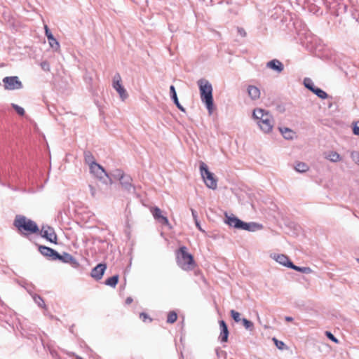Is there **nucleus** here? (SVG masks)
I'll return each instance as SVG.
<instances>
[{"label":"nucleus","instance_id":"1","mask_svg":"<svg viewBox=\"0 0 359 359\" xmlns=\"http://www.w3.org/2000/svg\"><path fill=\"white\" fill-rule=\"evenodd\" d=\"M252 117L256 121L259 128L266 133L272 131L274 126V120L271 114L261 108L253 110Z\"/></svg>","mask_w":359,"mask_h":359},{"label":"nucleus","instance_id":"2","mask_svg":"<svg viewBox=\"0 0 359 359\" xmlns=\"http://www.w3.org/2000/svg\"><path fill=\"white\" fill-rule=\"evenodd\" d=\"M14 226L24 236L39 232V228L36 223L23 215H16L14 220Z\"/></svg>","mask_w":359,"mask_h":359},{"label":"nucleus","instance_id":"3","mask_svg":"<svg viewBox=\"0 0 359 359\" xmlns=\"http://www.w3.org/2000/svg\"><path fill=\"white\" fill-rule=\"evenodd\" d=\"M201 100L205 104L209 113L211 114L213 109L212 87L210 82L201 79L198 81Z\"/></svg>","mask_w":359,"mask_h":359},{"label":"nucleus","instance_id":"4","mask_svg":"<svg viewBox=\"0 0 359 359\" xmlns=\"http://www.w3.org/2000/svg\"><path fill=\"white\" fill-rule=\"evenodd\" d=\"M176 261L178 266L184 271L193 270L196 266L193 256L187 252L185 246L180 247L177 251Z\"/></svg>","mask_w":359,"mask_h":359},{"label":"nucleus","instance_id":"5","mask_svg":"<svg viewBox=\"0 0 359 359\" xmlns=\"http://www.w3.org/2000/svg\"><path fill=\"white\" fill-rule=\"evenodd\" d=\"M226 223L229 226L236 229H243L249 231H255L263 228L262 224L255 222L246 223L234 216L226 217Z\"/></svg>","mask_w":359,"mask_h":359},{"label":"nucleus","instance_id":"6","mask_svg":"<svg viewBox=\"0 0 359 359\" xmlns=\"http://www.w3.org/2000/svg\"><path fill=\"white\" fill-rule=\"evenodd\" d=\"M200 170L206 186L210 189H215L217 187V180L215 177L213 173L208 170V166L205 163H201Z\"/></svg>","mask_w":359,"mask_h":359},{"label":"nucleus","instance_id":"7","mask_svg":"<svg viewBox=\"0 0 359 359\" xmlns=\"http://www.w3.org/2000/svg\"><path fill=\"white\" fill-rule=\"evenodd\" d=\"M113 177L120 181L122 187L126 189L132 187L133 180L130 175H126L122 170L116 169L113 171Z\"/></svg>","mask_w":359,"mask_h":359},{"label":"nucleus","instance_id":"8","mask_svg":"<svg viewBox=\"0 0 359 359\" xmlns=\"http://www.w3.org/2000/svg\"><path fill=\"white\" fill-rule=\"evenodd\" d=\"M3 82L6 90L20 89L22 87V82L18 76H6L4 78Z\"/></svg>","mask_w":359,"mask_h":359},{"label":"nucleus","instance_id":"9","mask_svg":"<svg viewBox=\"0 0 359 359\" xmlns=\"http://www.w3.org/2000/svg\"><path fill=\"white\" fill-rule=\"evenodd\" d=\"M112 86L119 94L120 97L122 99V100H124L128 97V93L122 85V80L119 74H116L114 76Z\"/></svg>","mask_w":359,"mask_h":359},{"label":"nucleus","instance_id":"10","mask_svg":"<svg viewBox=\"0 0 359 359\" xmlns=\"http://www.w3.org/2000/svg\"><path fill=\"white\" fill-rule=\"evenodd\" d=\"M151 212L152 213L153 217L156 220L159 222L163 225L168 226L169 225V221L167 217L163 215L162 210L158 207H153L150 209Z\"/></svg>","mask_w":359,"mask_h":359},{"label":"nucleus","instance_id":"11","mask_svg":"<svg viewBox=\"0 0 359 359\" xmlns=\"http://www.w3.org/2000/svg\"><path fill=\"white\" fill-rule=\"evenodd\" d=\"M41 236L46 238L48 241L51 243H57V235L55 234L54 229L50 226H43L41 231Z\"/></svg>","mask_w":359,"mask_h":359},{"label":"nucleus","instance_id":"12","mask_svg":"<svg viewBox=\"0 0 359 359\" xmlns=\"http://www.w3.org/2000/svg\"><path fill=\"white\" fill-rule=\"evenodd\" d=\"M39 251L43 256L47 257L52 260H56L57 257H59V254L55 250L46 246L40 245L39 247Z\"/></svg>","mask_w":359,"mask_h":359},{"label":"nucleus","instance_id":"13","mask_svg":"<svg viewBox=\"0 0 359 359\" xmlns=\"http://www.w3.org/2000/svg\"><path fill=\"white\" fill-rule=\"evenodd\" d=\"M89 166L90 172L93 173L97 177L102 178L103 177V175H107V172L103 169V168L100 165L95 163V161H92Z\"/></svg>","mask_w":359,"mask_h":359},{"label":"nucleus","instance_id":"14","mask_svg":"<svg viewBox=\"0 0 359 359\" xmlns=\"http://www.w3.org/2000/svg\"><path fill=\"white\" fill-rule=\"evenodd\" d=\"M107 269L104 264H99L91 271V276L96 280H100Z\"/></svg>","mask_w":359,"mask_h":359},{"label":"nucleus","instance_id":"15","mask_svg":"<svg viewBox=\"0 0 359 359\" xmlns=\"http://www.w3.org/2000/svg\"><path fill=\"white\" fill-rule=\"evenodd\" d=\"M219 326L221 328L220 337L222 341L226 342L228 339L229 331L226 324L224 320L219 322Z\"/></svg>","mask_w":359,"mask_h":359},{"label":"nucleus","instance_id":"16","mask_svg":"<svg viewBox=\"0 0 359 359\" xmlns=\"http://www.w3.org/2000/svg\"><path fill=\"white\" fill-rule=\"evenodd\" d=\"M267 67L277 71L278 72H281L283 70V65L281 62L278 60H273L267 63Z\"/></svg>","mask_w":359,"mask_h":359},{"label":"nucleus","instance_id":"17","mask_svg":"<svg viewBox=\"0 0 359 359\" xmlns=\"http://www.w3.org/2000/svg\"><path fill=\"white\" fill-rule=\"evenodd\" d=\"M276 260L278 263L281 264L282 265L287 266V267L291 268V269H292V266L294 265L292 264V262H291L290 261L288 257H287L285 255H277V257H276Z\"/></svg>","mask_w":359,"mask_h":359},{"label":"nucleus","instance_id":"18","mask_svg":"<svg viewBox=\"0 0 359 359\" xmlns=\"http://www.w3.org/2000/svg\"><path fill=\"white\" fill-rule=\"evenodd\" d=\"M248 95L252 100H257L260 97V90L259 89L255 86H249L248 88Z\"/></svg>","mask_w":359,"mask_h":359},{"label":"nucleus","instance_id":"19","mask_svg":"<svg viewBox=\"0 0 359 359\" xmlns=\"http://www.w3.org/2000/svg\"><path fill=\"white\" fill-rule=\"evenodd\" d=\"M280 132L285 139L291 140L294 135V132L288 128H279Z\"/></svg>","mask_w":359,"mask_h":359},{"label":"nucleus","instance_id":"20","mask_svg":"<svg viewBox=\"0 0 359 359\" xmlns=\"http://www.w3.org/2000/svg\"><path fill=\"white\" fill-rule=\"evenodd\" d=\"M325 158L332 162H338L341 160V156L337 152L332 151L325 156Z\"/></svg>","mask_w":359,"mask_h":359},{"label":"nucleus","instance_id":"21","mask_svg":"<svg viewBox=\"0 0 359 359\" xmlns=\"http://www.w3.org/2000/svg\"><path fill=\"white\" fill-rule=\"evenodd\" d=\"M170 94H171V97L174 100V102L175 103V104L177 105V107L182 111H184V108L181 106V104H180L179 101H178V99H177V93H176V91H175V88L173 86H171L170 87Z\"/></svg>","mask_w":359,"mask_h":359},{"label":"nucleus","instance_id":"22","mask_svg":"<svg viewBox=\"0 0 359 359\" xmlns=\"http://www.w3.org/2000/svg\"><path fill=\"white\" fill-rule=\"evenodd\" d=\"M57 259L61 260L65 263H71L74 259L70 254L65 252L62 255L59 254V257H57Z\"/></svg>","mask_w":359,"mask_h":359},{"label":"nucleus","instance_id":"23","mask_svg":"<svg viewBox=\"0 0 359 359\" xmlns=\"http://www.w3.org/2000/svg\"><path fill=\"white\" fill-rule=\"evenodd\" d=\"M309 165L303 162H298L294 166V169L299 172H304L309 170Z\"/></svg>","mask_w":359,"mask_h":359},{"label":"nucleus","instance_id":"24","mask_svg":"<svg viewBox=\"0 0 359 359\" xmlns=\"http://www.w3.org/2000/svg\"><path fill=\"white\" fill-rule=\"evenodd\" d=\"M50 46L55 49L56 51L60 50V43L54 36H50L48 39Z\"/></svg>","mask_w":359,"mask_h":359},{"label":"nucleus","instance_id":"25","mask_svg":"<svg viewBox=\"0 0 359 359\" xmlns=\"http://www.w3.org/2000/svg\"><path fill=\"white\" fill-rule=\"evenodd\" d=\"M118 281V276L115 275V276H113L107 278L105 280V284L114 287L117 285Z\"/></svg>","mask_w":359,"mask_h":359},{"label":"nucleus","instance_id":"26","mask_svg":"<svg viewBox=\"0 0 359 359\" xmlns=\"http://www.w3.org/2000/svg\"><path fill=\"white\" fill-rule=\"evenodd\" d=\"M177 319V314L175 311H172L168 313L166 322L169 324H172L176 322Z\"/></svg>","mask_w":359,"mask_h":359},{"label":"nucleus","instance_id":"27","mask_svg":"<svg viewBox=\"0 0 359 359\" xmlns=\"http://www.w3.org/2000/svg\"><path fill=\"white\" fill-rule=\"evenodd\" d=\"M292 269L295 271L302 272L304 273H311L312 272V270L309 267H299V266L293 265V266H292Z\"/></svg>","mask_w":359,"mask_h":359},{"label":"nucleus","instance_id":"28","mask_svg":"<svg viewBox=\"0 0 359 359\" xmlns=\"http://www.w3.org/2000/svg\"><path fill=\"white\" fill-rule=\"evenodd\" d=\"M313 93H314L320 98L325 99L327 97V94L324 90H323L320 88H315Z\"/></svg>","mask_w":359,"mask_h":359},{"label":"nucleus","instance_id":"29","mask_svg":"<svg viewBox=\"0 0 359 359\" xmlns=\"http://www.w3.org/2000/svg\"><path fill=\"white\" fill-rule=\"evenodd\" d=\"M140 318L144 323H146L147 321L149 323L152 322V318L151 317H149V315L146 313H144V312L140 313Z\"/></svg>","mask_w":359,"mask_h":359},{"label":"nucleus","instance_id":"30","mask_svg":"<svg viewBox=\"0 0 359 359\" xmlns=\"http://www.w3.org/2000/svg\"><path fill=\"white\" fill-rule=\"evenodd\" d=\"M12 107L16 111V112L20 115V116H24L25 115V110L22 107L15 104H12Z\"/></svg>","mask_w":359,"mask_h":359},{"label":"nucleus","instance_id":"31","mask_svg":"<svg viewBox=\"0 0 359 359\" xmlns=\"http://www.w3.org/2000/svg\"><path fill=\"white\" fill-rule=\"evenodd\" d=\"M231 317L233 318V319L236 323H238L239 321L241 320V317H240L241 314L238 311H236L235 310H231Z\"/></svg>","mask_w":359,"mask_h":359},{"label":"nucleus","instance_id":"32","mask_svg":"<svg viewBox=\"0 0 359 359\" xmlns=\"http://www.w3.org/2000/svg\"><path fill=\"white\" fill-rule=\"evenodd\" d=\"M351 158L353 159V161L359 165V152L358 151H353L351 153Z\"/></svg>","mask_w":359,"mask_h":359},{"label":"nucleus","instance_id":"33","mask_svg":"<svg viewBox=\"0 0 359 359\" xmlns=\"http://www.w3.org/2000/svg\"><path fill=\"white\" fill-rule=\"evenodd\" d=\"M242 322L245 328H251L253 327V323L246 318L242 319Z\"/></svg>","mask_w":359,"mask_h":359},{"label":"nucleus","instance_id":"34","mask_svg":"<svg viewBox=\"0 0 359 359\" xmlns=\"http://www.w3.org/2000/svg\"><path fill=\"white\" fill-rule=\"evenodd\" d=\"M353 133L354 135L359 136V121L353 123Z\"/></svg>","mask_w":359,"mask_h":359},{"label":"nucleus","instance_id":"35","mask_svg":"<svg viewBox=\"0 0 359 359\" xmlns=\"http://www.w3.org/2000/svg\"><path fill=\"white\" fill-rule=\"evenodd\" d=\"M93 157L92 156L90 152L85 153V160L89 165L91 163L92 161H93Z\"/></svg>","mask_w":359,"mask_h":359},{"label":"nucleus","instance_id":"36","mask_svg":"<svg viewBox=\"0 0 359 359\" xmlns=\"http://www.w3.org/2000/svg\"><path fill=\"white\" fill-rule=\"evenodd\" d=\"M306 81L307 80L304 81L305 86L313 92L316 87H314L311 80H308L309 83H306Z\"/></svg>","mask_w":359,"mask_h":359},{"label":"nucleus","instance_id":"37","mask_svg":"<svg viewBox=\"0 0 359 359\" xmlns=\"http://www.w3.org/2000/svg\"><path fill=\"white\" fill-rule=\"evenodd\" d=\"M325 334H326V336H327L330 339H331L332 341H334V342H335V343H337H337H339L338 339H337V338H335V337H334V335H333L330 332L327 331V332H325Z\"/></svg>","mask_w":359,"mask_h":359},{"label":"nucleus","instance_id":"38","mask_svg":"<svg viewBox=\"0 0 359 359\" xmlns=\"http://www.w3.org/2000/svg\"><path fill=\"white\" fill-rule=\"evenodd\" d=\"M274 340V342L276 345V346L279 348V349H283L284 348V346H285V344L281 341H278L276 339H273Z\"/></svg>","mask_w":359,"mask_h":359},{"label":"nucleus","instance_id":"39","mask_svg":"<svg viewBox=\"0 0 359 359\" xmlns=\"http://www.w3.org/2000/svg\"><path fill=\"white\" fill-rule=\"evenodd\" d=\"M238 32L240 34V35L243 36H245L246 35V32L243 28H238Z\"/></svg>","mask_w":359,"mask_h":359},{"label":"nucleus","instance_id":"40","mask_svg":"<svg viewBox=\"0 0 359 359\" xmlns=\"http://www.w3.org/2000/svg\"><path fill=\"white\" fill-rule=\"evenodd\" d=\"M133 298L130 297H128L126 299V304H130L133 302Z\"/></svg>","mask_w":359,"mask_h":359},{"label":"nucleus","instance_id":"41","mask_svg":"<svg viewBox=\"0 0 359 359\" xmlns=\"http://www.w3.org/2000/svg\"><path fill=\"white\" fill-rule=\"evenodd\" d=\"M46 33V36L47 37V39H49V36H53V35L52 34V33L50 32V30H46V32H45Z\"/></svg>","mask_w":359,"mask_h":359},{"label":"nucleus","instance_id":"42","mask_svg":"<svg viewBox=\"0 0 359 359\" xmlns=\"http://www.w3.org/2000/svg\"><path fill=\"white\" fill-rule=\"evenodd\" d=\"M39 299H40L41 302H38V304L41 306H44V302L39 297Z\"/></svg>","mask_w":359,"mask_h":359},{"label":"nucleus","instance_id":"43","mask_svg":"<svg viewBox=\"0 0 359 359\" xmlns=\"http://www.w3.org/2000/svg\"><path fill=\"white\" fill-rule=\"evenodd\" d=\"M192 215L196 219V212L195 210H191Z\"/></svg>","mask_w":359,"mask_h":359},{"label":"nucleus","instance_id":"44","mask_svg":"<svg viewBox=\"0 0 359 359\" xmlns=\"http://www.w3.org/2000/svg\"><path fill=\"white\" fill-rule=\"evenodd\" d=\"M285 320H286L287 321H292V317H289V316H287V317H286V318H285Z\"/></svg>","mask_w":359,"mask_h":359},{"label":"nucleus","instance_id":"45","mask_svg":"<svg viewBox=\"0 0 359 359\" xmlns=\"http://www.w3.org/2000/svg\"><path fill=\"white\" fill-rule=\"evenodd\" d=\"M196 226L198 227V229L201 230V231H203L202 229L201 228L199 224L196 222Z\"/></svg>","mask_w":359,"mask_h":359},{"label":"nucleus","instance_id":"46","mask_svg":"<svg viewBox=\"0 0 359 359\" xmlns=\"http://www.w3.org/2000/svg\"><path fill=\"white\" fill-rule=\"evenodd\" d=\"M44 29H45V32H46V30H49V29H48L47 25L44 26Z\"/></svg>","mask_w":359,"mask_h":359},{"label":"nucleus","instance_id":"47","mask_svg":"<svg viewBox=\"0 0 359 359\" xmlns=\"http://www.w3.org/2000/svg\"><path fill=\"white\" fill-rule=\"evenodd\" d=\"M46 65L48 66V64H46V63H45V62H44V63H43V64H42V67H43V68L46 67Z\"/></svg>","mask_w":359,"mask_h":359},{"label":"nucleus","instance_id":"48","mask_svg":"<svg viewBox=\"0 0 359 359\" xmlns=\"http://www.w3.org/2000/svg\"><path fill=\"white\" fill-rule=\"evenodd\" d=\"M46 65L48 66V64H46V63H45V62H44V63H43V64H42V67H43V68L46 67Z\"/></svg>","mask_w":359,"mask_h":359},{"label":"nucleus","instance_id":"49","mask_svg":"<svg viewBox=\"0 0 359 359\" xmlns=\"http://www.w3.org/2000/svg\"><path fill=\"white\" fill-rule=\"evenodd\" d=\"M76 359H83V358L81 357L78 356V357H76Z\"/></svg>","mask_w":359,"mask_h":359}]
</instances>
